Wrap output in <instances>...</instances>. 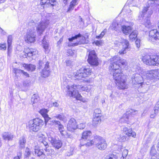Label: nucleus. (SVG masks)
I'll return each mask as SVG.
<instances>
[{
    "label": "nucleus",
    "mask_w": 159,
    "mask_h": 159,
    "mask_svg": "<svg viewBox=\"0 0 159 159\" xmlns=\"http://www.w3.org/2000/svg\"><path fill=\"white\" fill-rule=\"evenodd\" d=\"M78 4V0H72L68 8L67 12H70Z\"/></svg>",
    "instance_id": "nucleus-29"
},
{
    "label": "nucleus",
    "mask_w": 159,
    "mask_h": 159,
    "mask_svg": "<svg viewBox=\"0 0 159 159\" xmlns=\"http://www.w3.org/2000/svg\"><path fill=\"white\" fill-rule=\"evenodd\" d=\"M158 107L156 108V107L154 108V110L153 111H152L151 113V114L150 117L152 118H154L158 114Z\"/></svg>",
    "instance_id": "nucleus-41"
},
{
    "label": "nucleus",
    "mask_w": 159,
    "mask_h": 159,
    "mask_svg": "<svg viewBox=\"0 0 159 159\" xmlns=\"http://www.w3.org/2000/svg\"><path fill=\"white\" fill-rule=\"evenodd\" d=\"M67 95L70 97L75 98L77 100H80L82 99V97L78 93V90L74 88V85H68L67 86Z\"/></svg>",
    "instance_id": "nucleus-12"
},
{
    "label": "nucleus",
    "mask_w": 159,
    "mask_h": 159,
    "mask_svg": "<svg viewBox=\"0 0 159 159\" xmlns=\"http://www.w3.org/2000/svg\"><path fill=\"white\" fill-rule=\"evenodd\" d=\"M31 151L28 148H26L25 152L24 153L25 157H27L30 156L31 154Z\"/></svg>",
    "instance_id": "nucleus-46"
},
{
    "label": "nucleus",
    "mask_w": 159,
    "mask_h": 159,
    "mask_svg": "<svg viewBox=\"0 0 159 159\" xmlns=\"http://www.w3.org/2000/svg\"><path fill=\"white\" fill-rule=\"evenodd\" d=\"M78 4V0H72L68 8L67 12H70Z\"/></svg>",
    "instance_id": "nucleus-28"
},
{
    "label": "nucleus",
    "mask_w": 159,
    "mask_h": 159,
    "mask_svg": "<svg viewBox=\"0 0 159 159\" xmlns=\"http://www.w3.org/2000/svg\"><path fill=\"white\" fill-rule=\"evenodd\" d=\"M2 136L4 139L8 140H11L13 138V135L10 133L5 132L3 134Z\"/></svg>",
    "instance_id": "nucleus-38"
},
{
    "label": "nucleus",
    "mask_w": 159,
    "mask_h": 159,
    "mask_svg": "<svg viewBox=\"0 0 159 159\" xmlns=\"http://www.w3.org/2000/svg\"><path fill=\"white\" fill-rule=\"evenodd\" d=\"M114 44L117 47L119 46L120 44H122V48L119 52V53L120 54H125L130 50V45L129 41L126 39H121L120 40V42L116 41Z\"/></svg>",
    "instance_id": "nucleus-8"
},
{
    "label": "nucleus",
    "mask_w": 159,
    "mask_h": 159,
    "mask_svg": "<svg viewBox=\"0 0 159 159\" xmlns=\"http://www.w3.org/2000/svg\"><path fill=\"white\" fill-rule=\"evenodd\" d=\"M149 39L154 44H159V32L156 29H153L149 33Z\"/></svg>",
    "instance_id": "nucleus-17"
},
{
    "label": "nucleus",
    "mask_w": 159,
    "mask_h": 159,
    "mask_svg": "<svg viewBox=\"0 0 159 159\" xmlns=\"http://www.w3.org/2000/svg\"><path fill=\"white\" fill-rule=\"evenodd\" d=\"M129 7L127 6H125L122 9L123 11H125L128 14V17L129 19L131 20L132 18V11L129 8Z\"/></svg>",
    "instance_id": "nucleus-35"
},
{
    "label": "nucleus",
    "mask_w": 159,
    "mask_h": 159,
    "mask_svg": "<svg viewBox=\"0 0 159 159\" xmlns=\"http://www.w3.org/2000/svg\"><path fill=\"white\" fill-rule=\"evenodd\" d=\"M72 63V61L70 60H67L66 61V64L67 66H71V65Z\"/></svg>",
    "instance_id": "nucleus-63"
},
{
    "label": "nucleus",
    "mask_w": 159,
    "mask_h": 159,
    "mask_svg": "<svg viewBox=\"0 0 159 159\" xmlns=\"http://www.w3.org/2000/svg\"><path fill=\"white\" fill-rule=\"evenodd\" d=\"M158 1L159 0H149L143 7L142 11L140 12L139 20L144 19V25L148 28H150L152 26L149 17L152 13V7L155 5L156 2Z\"/></svg>",
    "instance_id": "nucleus-2"
},
{
    "label": "nucleus",
    "mask_w": 159,
    "mask_h": 159,
    "mask_svg": "<svg viewBox=\"0 0 159 159\" xmlns=\"http://www.w3.org/2000/svg\"><path fill=\"white\" fill-rule=\"evenodd\" d=\"M48 139L52 145L56 148L59 149L62 145V143L61 141L58 140L55 137V134L53 131H51L47 134Z\"/></svg>",
    "instance_id": "nucleus-10"
},
{
    "label": "nucleus",
    "mask_w": 159,
    "mask_h": 159,
    "mask_svg": "<svg viewBox=\"0 0 159 159\" xmlns=\"http://www.w3.org/2000/svg\"><path fill=\"white\" fill-rule=\"evenodd\" d=\"M0 48L1 49L5 50L6 49V44L4 43L3 44H0Z\"/></svg>",
    "instance_id": "nucleus-56"
},
{
    "label": "nucleus",
    "mask_w": 159,
    "mask_h": 159,
    "mask_svg": "<svg viewBox=\"0 0 159 159\" xmlns=\"http://www.w3.org/2000/svg\"><path fill=\"white\" fill-rule=\"evenodd\" d=\"M118 93L112 92V94L110 95V97L111 98H113L115 97L116 96H117L118 95Z\"/></svg>",
    "instance_id": "nucleus-62"
},
{
    "label": "nucleus",
    "mask_w": 159,
    "mask_h": 159,
    "mask_svg": "<svg viewBox=\"0 0 159 159\" xmlns=\"http://www.w3.org/2000/svg\"><path fill=\"white\" fill-rule=\"evenodd\" d=\"M46 36H44L42 40V44L45 52L48 53L49 52V43L46 40Z\"/></svg>",
    "instance_id": "nucleus-31"
},
{
    "label": "nucleus",
    "mask_w": 159,
    "mask_h": 159,
    "mask_svg": "<svg viewBox=\"0 0 159 159\" xmlns=\"http://www.w3.org/2000/svg\"><path fill=\"white\" fill-rule=\"evenodd\" d=\"M58 129L62 135H64L65 134L64 129L63 125H61L58 126Z\"/></svg>",
    "instance_id": "nucleus-49"
},
{
    "label": "nucleus",
    "mask_w": 159,
    "mask_h": 159,
    "mask_svg": "<svg viewBox=\"0 0 159 159\" xmlns=\"http://www.w3.org/2000/svg\"><path fill=\"white\" fill-rule=\"evenodd\" d=\"M94 140L96 143V147L100 150H104L107 147V144L105 140L100 136H94Z\"/></svg>",
    "instance_id": "nucleus-13"
},
{
    "label": "nucleus",
    "mask_w": 159,
    "mask_h": 159,
    "mask_svg": "<svg viewBox=\"0 0 159 159\" xmlns=\"http://www.w3.org/2000/svg\"><path fill=\"white\" fill-rule=\"evenodd\" d=\"M142 61L149 66H158L159 64V56L147 55L143 56Z\"/></svg>",
    "instance_id": "nucleus-6"
},
{
    "label": "nucleus",
    "mask_w": 159,
    "mask_h": 159,
    "mask_svg": "<svg viewBox=\"0 0 159 159\" xmlns=\"http://www.w3.org/2000/svg\"><path fill=\"white\" fill-rule=\"evenodd\" d=\"M91 135V132L90 131H84L82 135L81 139H80V143H82L84 141H85Z\"/></svg>",
    "instance_id": "nucleus-30"
},
{
    "label": "nucleus",
    "mask_w": 159,
    "mask_h": 159,
    "mask_svg": "<svg viewBox=\"0 0 159 159\" xmlns=\"http://www.w3.org/2000/svg\"><path fill=\"white\" fill-rule=\"evenodd\" d=\"M19 143V144L20 148L22 149L24 148L25 144L26 143V139L24 136H22L20 138Z\"/></svg>",
    "instance_id": "nucleus-36"
},
{
    "label": "nucleus",
    "mask_w": 159,
    "mask_h": 159,
    "mask_svg": "<svg viewBox=\"0 0 159 159\" xmlns=\"http://www.w3.org/2000/svg\"><path fill=\"white\" fill-rule=\"evenodd\" d=\"M74 88H75L76 89L78 90L86 91L87 92H89L91 89V86L89 85L86 86H82L80 85H74Z\"/></svg>",
    "instance_id": "nucleus-26"
},
{
    "label": "nucleus",
    "mask_w": 159,
    "mask_h": 159,
    "mask_svg": "<svg viewBox=\"0 0 159 159\" xmlns=\"http://www.w3.org/2000/svg\"><path fill=\"white\" fill-rule=\"evenodd\" d=\"M91 70L89 67H83L77 70L75 75V80L80 81L81 82L89 83L90 79L88 76L91 75Z\"/></svg>",
    "instance_id": "nucleus-4"
},
{
    "label": "nucleus",
    "mask_w": 159,
    "mask_h": 159,
    "mask_svg": "<svg viewBox=\"0 0 159 159\" xmlns=\"http://www.w3.org/2000/svg\"><path fill=\"white\" fill-rule=\"evenodd\" d=\"M74 149L71 148L66 153V155L67 156H72L73 154Z\"/></svg>",
    "instance_id": "nucleus-50"
},
{
    "label": "nucleus",
    "mask_w": 159,
    "mask_h": 159,
    "mask_svg": "<svg viewBox=\"0 0 159 159\" xmlns=\"http://www.w3.org/2000/svg\"><path fill=\"white\" fill-rule=\"evenodd\" d=\"M23 66L25 69L29 71H33L35 69V66L32 64L27 65L24 63L23 65Z\"/></svg>",
    "instance_id": "nucleus-37"
},
{
    "label": "nucleus",
    "mask_w": 159,
    "mask_h": 159,
    "mask_svg": "<svg viewBox=\"0 0 159 159\" xmlns=\"http://www.w3.org/2000/svg\"><path fill=\"white\" fill-rule=\"evenodd\" d=\"M106 33V30H104L101 33L100 35L96 36V38L98 39L102 38Z\"/></svg>",
    "instance_id": "nucleus-51"
},
{
    "label": "nucleus",
    "mask_w": 159,
    "mask_h": 159,
    "mask_svg": "<svg viewBox=\"0 0 159 159\" xmlns=\"http://www.w3.org/2000/svg\"><path fill=\"white\" fill-rule=\"evenodd\" d=\"M39 100V98L38 97L35 95H34L31 98V101L33 104H34L35 103H37Z\"/></svg>",
    "instance_id": "nucleus-45"
},
{
    "label": "nucleus",
    "mask_w": 159,
    "mask_h": 159,
    "mask_svg": "<svg viewBox=\"0 0 159 159\" xmlns=\"http://www.w3.org/2000/svg\"><path fill=\"white\" fill-rule=\"evenodd\" d=\"M38 140L41 146H44L46 148L44 149L45 152L43 153L42 150L39 149L38 147L35 146L34 150L35 153L38 156H40L41 155H44L46 156H51L53 153V151L52 150H50L48 148V143L47 142V138L45 136L42 134H40L38 135Z\"/></svg>",
    "instance_id": "nucleus-3"
},
{
    "label": "nucleus",
    "mask_w": 159,
    "mask_h": 159,
    "mask_svg": "<svg viewBox=\"0 0 159 159\" xmlns=\"http://www.w3.org/2000/svg\"><path fill=\"white\" fill-rule=\"evenodd\" d=\"M144 78L150 80L151 82L156 81L159 79V69L147 71L146 75Z\"/></svg>",
    "instance_id": "nucleus-14"
},
{
    "label": "nucleus",
    "mask_w": 159,
    "mask_h": 159,
    "mask_svg": "<svg viewBox=\"0 0 159 159\" xmlns=\"http://www.w3.org/2000/svg\"><path fill=\"white\" fill-rule=\"evenodd\" d=\"M101 111L99 108H97L94 110V116H101Z\"/></svg>",
    "instance_id": "nucleus-47"
},
{
    "label": "nucleus",
    "mask_w": 159,
    "mask_h": 159,
    "mask_svg": "<svg viewBox=\"0 0 159 159\" xmlns=\"http://www.w3.org/2000/svg\"><path fill=\"white\" fill-rule=\"evenodd\" d=\"M14 72L16 74L17 73H19L21 74L22 72H23V70L20 69H18L16 68H14L13 70Z\"/></svg>",
    "instance_id": "nucleus-52"
},
{
    "label": "nucleus",
    "mask_w": 159,
    "mask_h": 159,
    "mask_svg": "<svg viewBox=\"0 0 159 159\" xmlns=\"http://www.w3.org/2000/svg\"><path fill=\"white\" fill-rule=\"evenodd\" d=\"M138 34V32L136 30H134L129 35V38L130 40L133 41L135 40L137 37Z\"/></svg>",
    "instance_id": "nucleus-40"
},
{
    "label": "nucleus",
    "mask_w": 159,
    "mask_h": 159,
    "mask_svg": "<svg viewBox=\"0 0 159 159\" xmlns=\"http://www.w3.org/2000/svg\"><path fill=\"white\" fill-rule=\"evenodd\" d=\"M21 152H20L19 153H18L17 156L15 157L13 159H20V157H21Z\"/></svg>",
    "instance_id": "nucleus-57"
},
{
    "label": "nucleus",
    "mask_w": 159,
    "mask_h": 159,
    "mask_svg": "<svg viewBox=\"0 0 159 159\" xmlns=\"http://www.w3.org/2000/svg\"><path fill=\"white\" fill-rule=\"evenodd\" d=\"M67 53L68 55L70 56H73L74 54L73 51L71 50H68L67 51Z\"/></svg>",
    "instance_id": "nucleus-60"
},
{
    "label": "nucleus",
    "mask_w": 159,
    "mask_h": 159,
    "mask_svg": "<svg viewBox=\"0 0 159 159\" xmlns=\"http://www.w3.org/2000/svg\"><path fill=\"white\" fill-rule=\"evenodd\" d=\"M78 38H80L79 41H78L77 42L74 43H68V46L69 47L75 46L81 44L87 43L88 42L87 36L86 37L84 36H81V34H80L75 35L74 37H72L71 38H69L68 39L69 41L71 42L74 40L77 39Z\"/></svg>",
    "instance_id": "nucleus-11"
},
{
    "label": "nucleus",
    "mask_w": 159,
    "mask_h": 159,
    "mask_svg": "<svg viewBox=\"0 0 159 159\" xmlns=\"http://www.w3.org/2000/svg\"><path fill=\"white\" fill-rule=\"evenodd\" d=\"M95 143L94 140H91L90 141H89V142H88L85 144H83L82 142L80 143V145L81 146H83L84 145H85L87 146H90L93 145V144Z\"/></svg>",
    "instance_id": "nucleus-43"
},
{
    "label": "nucleus",
    "mask_w": 159,
    "mask_h": 159,
    "mask_svg": "<svg viewBox=\"0 0 159 159\" xmlns=\"http://www.w3.org/2000/svg\"><path fill=\"white\" fill-rule=\"evenodd\" d=\"M54 118L59 119L61 120L65 121V117L62 114H59L57 115L54 116Z\"/></svg>",
    "instance_id": "nucleus-44"
},
{
    "label": "nucleus",
    "mask_w": 159,
    "mask_h": 159,
    "mask_svg": "<svg viewBox=\"0 0 159 159\" xmlns=\"http://www.w3.org/2000/svg\"><path fill=\"white\" fill-rule=\"evenodd\" d=\"M129 112L132 115H134L138 113L137 111L131 109L129 110Z\"/></svg>",
    "instance_id": "nucleus-55"
},
{
    "label": "nucleus",
    "mask_w": 159,
    "mask_h": 159,
    "mask_svg": "<svg viewBox=\"0 0 159 159\" xmlns=\"http://www.w3.org/2000/svg\"><path fill=\"white\" fill-rule=\"evenodd\" d=\"M114 77H115V83L119 89H124L128 88V85L126 83V79L125 76H123L122 78H121L120 80L117 79V77L115 76V75H114Z\"/></svg>",
    "instance_id": "nucleus-19"
},
{
    "label": "nucleus",
    "mask_w": 159,
    "mask_h": 159,
    "mask_svg": "<svg viewBox=\"0 0 159 159\" xmlns=\"http://www.w3.org/2000/svg\"><path fill=\"white\" fill-rule=\"evenodd\" d=\"M128 154V151L127 149H125L122 152V157L125 158Z\"/></svg>",
    "instance_id": "nucleus-54"
},
{
    "label": "nucleus",
    "mask_w": 159,
    "mask_h": 159,
    "mask_svg": "<svg viewBox=\"0 0 159 159\" xmlns=\"http://www.w3.org/2000/svg\"><path fill=\"white\" fill-rule=\"evenodd\" d=\"M105 159H117V158L116 155L110 154L107 156Z\"/></svg>",
    "instance_id": "nucleus-48"
},
{
    "label": "nucleus",
    "mask_w": 159,
    "mask_h": 159,
    "mask_svg": "<svg viewBox=\"0 0 159 159\" xmlns=\"http://www.w3.org/2000/svg\"><path fill=\"white\" fill-rule=\"evenodd\" d=\"M48 111V110L44 108L42 109L39 111V113L44 118L45 124H46L48 121L51 119V118L48 116L47 114Z\"/></svg>",
    "instance_id": "nucleus-23"
},
{
    "label": "nucleus",
    "mask_w": 159,
    "mask_h": 159,
    "mask_svg": "<svg viewBox=\"0 0 159 159\" xmlns=\"http://www.w3.org/2000/svg\"><path fill=\"white\" fill-rule=\"evenodd\" d=\"M6 32L0 27V35L2 36L6 34Z\"/></svg>",
    "instance_id": "nucleus-59"
},
{
    "label": "nucleus",
    "mask_w": 159,
    "mask_h": 159,
    "mask_svg": "<svg viewBox=\"0 0 159 159\" xmlns=\"http://www.w3.org/2000/svg\"><path fill=\"white\" fill-rule=\"evenodd\" d=\"M85 127V124L84 123H82L77 125V128H79L80 129H83Z\"/></svg>",
    "instance_id": "nucleus-53"
},
{
    "label": "nucleus",
    "mask_w": 159,
    "mask_h": 159,
    "mask_svg": "<svg viewBox=\"0 0 159 159\" xmlns=\"http://www.w3.org/2000/svg\"><path fill=\"white\" fill-rule=\"evenodd\" d=\"M101 116H94L93 120V125L95 126H96L100 124L101 122Z\"/></svg>",
    "instance_id": "nucleus-34"
},
{
    "label": "nucleus",
    "mask_w": 159,
    "mask_h": 159,
    "mask_svg": "<svg viewBox=\"0 0 159 159\" xmlns=\"http://www.w3.org/2000/svg\"><path fill=\"white\" fill-rule=\"evenodd\" d=\"M42 5H48L49 6L53 7L56 4V0H40Z\"/></svg>",
    "instance_id": "nucleus-27"
},
{
    "label": "nucleus",
    "mask_w": 159,
    "mask_h": 159,
    "mask_svg": "<svg viewBox=\"0 0 159 159\" xmlns=\"http://www.w3.org/2000/svg\"><path fill=\"white\" fill-rule=\"evenodd\" d=\"M77 127L76 120L73 118H71L69 121L67 125V129L70 131H73Z\"/></svg>",
    "instance_id": "nucleus-21"
},
{
    "label": "nucleus",
    "mask_w": 159,
    "mask_h": 159,
    "mask_svg": "<svg viewBox=\"0 0 159 159\" xmlns=\"http://www.w3.org/2000/svg\"><path fill=\"white\" fill-rule=\"evenodd\" d=\"M24 52L25 57H27V56L30 57L36 55L37 54L38 51L35 49L28 48L25 49Z\"/></svg>",
    "instance_id": "nucleus-22"
},
{
    "label": "nucleus",
    "mask_w": 159,
    "mask_h": 159,
    "mask_svg": "<svg viewBox=\"0 0 159 159\" xmlns=\"http://www.w3.org/2000/svg\"><path fill=\"white\" fill-rule=\"evenodd\" d=\"M123 132L128 136H132L133 137H135L136 134L134 132H133L131 128H128L125 127H123L122 128Z\"/></svg>",
    "instance_id": "nucleus-25"
},
{
    "label": "nucleus",
    "mask_w": 159,
    "mask_h": 159,
    "mask_svg": "<svg viewBox=\"0 0 159 159\" xmlns=\"http://www.w3.org/2000/svg\"><path fill=\"white\" fill-rule=\"evenodd\" d=\"M134 71H135L137 74H140L141 75L145 76L146 75L147 73V71L146 72L140 66V65H136L134 66Z\"/></svg>",
    "instance_id": "nucleus-24"
},
{
    "label": "nucleus",
    "mask_w": 159,
    "mask_h": 159,
    "mask_svg": "<svg viewBox=\"0 0 159 159\" xmlns=\"http://www.w3.org/2000/svg\"><path fill=\"white\" fill-rule=\"evenodd\" d=\"M44 124V122L39 118H35L30 120L28 127L30 131L37 132L40 130Z\"/></svg>",
    "instance_id": "nucleus-7"
},
{
    "label": "nucleus",
    "mask_w": 159,
    "mask_h": 159,
    "mask_svg": "<svg viewBox=\"0 0 159 159\" xmlns=\"http://www.w3.org/2000/svg\"><path fill=\"white\" fill-rule=\"evenodd\" d=\"M44 66L43 69L41 73V76L43 78L48 77L50 74V69L49 67V63L48 62H46L45 64L42 61H40L39 63V68L41 69Z\"/></svg>",
    "instance_id": "nucleus-16"
},
{
    "label": "nucleus",
    "mask_w": 159,
    "mask_h": 159,
    "mask_svg": "<svg viewBox=\"0 0 159 159\" xmlns=\"http://www.w3.org/2000/svg\"><path fill=\"white\" fill-rule=\"evenodd\" d=\"M28 24L29 27L25 36V40L28 43H34L36 38L35 31L34 29L35 23L33 20H31Z\"/></svg>",
    "instance_id": "nucleus-5"
},
{
    "label": "nucleus",
    "mask_w": 159,
    "mask_h": 159,
    "mask_svg": "<svg viewBox=\"0 0 159 159\" xmlns=\"http://www.w3.org/2000/svg\"><path fill=\"white\" fill-rule=\"evenodd\" d=\"M115 138L118 141L122 142L126 140V137L125 136L121 135L120 134H116Z\"/></svg>",
    "instance_id": "nucleus-39"
},
{
    "label": "nucleus",
    "mask_w": 159,
    "mask_h": 159,
    "mask_svg": "<svg viewBox=\"0 0 159 159\" xmlns=\"http://www.w3.org/2000/svg\"><path fill=\"white\" fill-rule=\"evenodd\" d=\"M131 79L133 84H140L139 87V89L141 88H145L148 85L143 82V79H147V78H144V76L140 74H133Z\"/></svg>",
    "instance_id": "nucleus-9"
},
{
    "label": "nucleus",
    "mask_w": 159,
    "mask_h": 159,
    "mask_svg": "<svg viewBox=\"0 0 159 159\" xmlns=\"http://www.w3.org/2000/svg\"><path fill=\"white\" fill-rule=\"evenodd\" d=\"M110 62L111 65L109 67V70L111 72V74L112 73L113 77L115 80V76L116 77L118 80L121 79L123 76H125L123 75L119 68L126 65V60L121 59L120 57L116 56L110 59Z\"/></svg>",
    "instance_id": "nucleus-1"
},
{
    "label": "nucleus",
    "mask_w": 159,
    "mask_h": 159,
    "mask_svg": "<svg viewBox=\"0 0 159 159\" xmlns=\"http://www.w3.org/2000/svg\"><path fill=\"white\" fill-rule=\"evenodd\" d=\"M140 40L137 39L135 41V44L136 47L139 48L140 47Z\"/></svg>",
    "instance_id": "nucleus-58"
},
{
    "label": "nucleus",
    "mask_w": 159,
    "mask_h": 159,
    "mask_svg": "<svg viewBox=\"0 0 159 159\" xmlns=\"http://www.w3.org/2000/svg\"><path fill=\"white\" fill-rule=\"evenodd\" d=\"M134 24L132 22H128L125 25H122L120 32L122 31L126 35L129 34L133 29L132 26Z\"/></svg>",
    "instance_id": "nucleus-18"
},
{
    "label": "nucleus",
    "mask_w": 159,
    "mask_h": 159,
    "mask_svg": "<svg viewBox=\"0 0 159 159\" xmlns=\"http://www.w3.org/2000/svg\"><path fill=\"white\" fill-rule=\"evenodd\" d=\"M128 118L127 116L126 115H124L120 119V122L122 123H126L128 121Z\"/></svg>",
    "instance_id": "nucleus-42"
},
{
    "label": "nucleus",
    "mask_w": 159,
    "mask_h": 159,
    "mask_svg": "<svg viewBox=\"0 0 159 159\" xmlns=\"http://www.w3.org/2000/svg\"><path fill=\"white\" fill-rule=\"evenodd\" d=\"M88 62L92 65L97 66L98 64V58L94 50H89Z\"/></svg>",
    "instance_id": "nucleus-15"
},
{
    "label": "nucleus",
    "mask_w": 159,
    "mask_h": 159,
    "mask_svg": "<svg viewBox=\"0 0 159 159\" xmlns=\"http://www.w3.org/2000/svg\"><path fill=\"white\" fill-rule=\"evenodd\" d=\"M49 23L48 20H42L39 24L36 26V30L37 33L39 34H41L47 27Z\"/></svg>",
    "instance_id": "nucleus-20"
},
{
    "label": "nucleus",
    "mask_w": 159,
    "mask_h": 159,
    "mask_svg": "<svg viewBox=\"0 0 159 159\" xmlns=\"http://www.w3.org/2000/svg\"><path fill=\"white\" fill-rule=\"evenodd\" d=\"M121 25H122L118 24L116 21H114L111 25V27L112 30L117 31H120Z\"/></svg>",
    "instance_id": "nucleus-33"
},
{
    "label": "nucleus",
    "mask_w": 159,
    "mask_h": 159,
    "mask_svg": "<svg viewBox=\"0 0 159 159\" xmlns=\"http://www.w3.org/2000/svg\"><path fill=\"white\" fill-rule=\"evenodd\" d=\"M12 40V36L11 35H9L7 37V44H8V54L9 55L11 53V44Z\"/></svg>",
    "instance_id": "nucleus-32"
},
{
    "label": "nucleus",
    "mask_w": 159,
    "mask_h": 159,
    "mask_svg": "<svg viewBox=\"0 0 159 159\" xmlns=\"http://www.w3.org/2000/svg\"><path fill=\"white\" fill-rule=\"evenodd\" d=\"M21 74H23L24 76H25L26 77H28L29 76V74H28L27 72H25L23 70V72H22Z\"/></svg>",
    "instance_id": "nucleus-64"
},
{
    "label": "nucleus",
    "mask_w": 159,
    "mask_h": 159,
    "mask_svg": "<svg viewBox=\"0 0 159 159\" xmlns=\"http://www.w3.org/2000/svg\"><path fill=\"white\" fill-rule=\"evenodd\" d=\"M154 136V134L153 133H151L149 134V138H148L149 141H150L152 139Z\"/></svg>",
    "instance_id": "nucleus-61"
}]
</instances>
